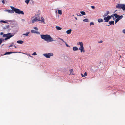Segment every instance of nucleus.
Segmentation results:
<instances>
[{"mask_svg":"<svg viewBox=\"0 0 125 125\" xmlns=\"http://www.w3.org/2000/svg\"><path fill=\"white\" fill-rule=\"evenodd\" d=\"M58 39H60V40H61V41H63L65 43V42L63 40V39H61V38H58Z\"/></svg>","mask_w":125,"mask_h":125,"instance_id":"obj_30","label":"nucleus"},{"mask_svg":"<svg viewBox=\"0 0 125 125\" xmlns=\"http://www.w3.org/2000/svg\"><path fill=\"white\" fill-rule=\"evenodd\" d=\"M81 75L82 77H84L83 76V74H81Z\"/></svg>","mask_w":125,"mask_h":125,"instance_id":"obj_48","label":"nucleus"},{"mask_svg":"<svg viewBox=\"0 0 125 125\" xmlns=\"http://www.w3.org/2000/svg\"><path fill=\"white\" fill-rule=\"evenodd\" d=\"M74 18L76 20H77V18L76 17H74Z\"/></svg>","mask_w":125,"mask_h":125,"instance_id":"obj_46","label":"nucleus"},{"mask_svg":"<svg viewBox=\"0 0 125 125\" xmlns=\"http://www.w3.org/2000/svg\"><path fill=\"white\" fill-rule=\"evenodd\" d=\"M0 22H2L3 23H7V22L4 21L3 20H1L0 21Z\"/></svg>","mask_w":125,"mask_h":125,"instance_id":"obj_28","label":"nucleus"},{"mask_svg":"<svg viewBox=\"0 0 125 125\" xmlns=\"http://www.w3.org/2000/svg\"><path fill=\"white\" fill-rule=\"evenodd\" d=\"M17 42L18 43L22 44L23 43V42L22 41L19 40L17 41Z\"/></svg>","mask_w":125,"mask_h":125,"instance_id":"obj_12","label":"nucleus"},{"mask_svg":"<svg viewBox=\"0 0 125 125\" xmlns=\"http://www.w3.org/2000/svg\"><path fill=\"white\" fill-rule=\"evenodd\" d=\"M80 13L83 15H84L86 14L85 12L83 11H81L80 12Z\"/></svg>","mask_w":125,"mask_h":125,"instance_id":"obj_22","label":"nucleus"},{"mask_svg":"<svg viewBox=\"0 0 125 125\" xmlns=\"http://www.w3.org/2000/svg\"><path fill=\"white\" fill-rule=\"evenodd\" d=\"M31 32L32 33H36V32L34 30H32L31 31Z\"/></svg>","mask_w":125,"mask_h":125,"instance_id":"obj_27","label":"nucleus"},{"mask_svg":"<svg viewBox=\"0 0 125 125\" xmlns=\"http://www.w3.org/2000/svg\"><path fill=\"white\" fill-rule=\"evenodd\" d=\"M91 7L93 9H95V7L94 6H91Z\"/></svg>","mask_w":125,"mask_h":125,"instance_id":"obj_34","label":"nucleus"},{"mask_svg":"<svg viewBox=\"0 0 125 125\" xmlns=\"http://www.w3.org/2000/svg\"><path fill=\"white\" fill-rule=\"evenodd\" d=\"M13 34H11V33H9L7 34H4L3 35V37H7L9 38V39L13 36Z\"/></svg>","mask_w":125,"mask_h":125,"instance_id":"obj_6","label":"nucleus"},{"mask_svg":"<svg viewBox=\"0 0 125 125\" xmlns=\"http://www.w3.org/2000/svg\"><path fill=\"white\" fill-rule=\"evenodd\" d=\"M40 36L41 38L46 41H49L51 42L53 41L52 38L51 37L50 35L42 34Z\"/></svg>","mask_w":125,"mask_h":125,"instance_id":"obj_2","label":"nucleus"},{"mask_svg":"<svg viewBox=\"0 0 125 125\" xmlns=\"http://www.w3.org/2000/svg\"><path fill=\"white\" fill-rule=\"evenodd\" d=\"M36 54H37L36 52H34L32 54V55H36Z\"/></svg>","mask_w":125,"mask_h":125,"instance_id":"obj_35","label":"nucleus"},{"mask_svg":"<svg viewBox=\"0 0 125 125\" xmlns=\"http://www.w3.org/2000/svg\"><path fill=\"white\" fill-rule=\"evenodd\" d=\"M14 44V43L13 42L11 43V44L8 47L9 48H10V47L12 46H13V45Z\"/></svg>","mask_w":125,"mask_h":125,"instance_id":"obj_29","label":"nucleus"},{"mask_svg":"<svg viewBox=\"0 0 125 125\" xmlns=\"http://www.w3.org/2000/svg\"><path fill=\"white\" fill-rule=\"evenodd\" d=\"M109 13V12L108 11H107L106 14L108 15Z\"/></svg>","mask_w":125,"mask_h":125,"instance_id":"obj_38","label":"nucleus"},{"mask_svg":"<svg viewBox=\"0 0 125 125\" xmlns=\"http://www.w3.org/2000/svg\"><path fill=\"white\" fill-rule=\"evenodd\" d=\"M34 16L35 17V18L36 19L37 21L38 20L39 21H41V22H43L44 23H45V20L42 17H41V20L40 18V16L39 14H36Z\"/></svg>","mask_w":125,"mask_h":125,"instance_id":"obj_3","label":"nucleus"},{"mask_svg":"<svg viewBox=\"0 0 125 125\" xmlns=\"http://www.w3.org/2000/svg\"><path fill=\"white\" fill-rule=\"evenodd\" d=\"M83 21L84 22H88V19H85L83 20Z\"/></svg>","mask_w":125,"mask_h":125,"instance_id":"obj_25","label":"nucleus"},{"mask_svg":"<svg viewBox=\"0 0 125 125\" xmlns=\"http://www.w3.org/2000/svg\"><path fill=\"white\" fill-rule=\"evenodd\" d=\"M82 15L81 14H79L78 15V16H82Z\"/></svg>","mask_w":125,"mask_h":125,"instance_id":"obj_45","label":"nucleus"},{"mask_svg":"<svg viewBox=\"0 0 125 125\" xmlns=\"http://www.w3.org/2000/svg\"><path fill=\"white\" fill-rule=\"evenodd\" d=\"M107 15L106 13H105V14H104V15L103 17H104L105 16H106Z\"/></svg>","mask_w":125,"mask_h":125,"instance_id":"obj_39","label":"nucleus"},{"mask_svg":"<svg viewBox=\"0 0 125 125\" xmlns=\"http://www.w3.org/2000/svg\"><path fill=\"white\" fill-rule=\"evenodd\" d=\"M70 74H72V75H74V74H73V69H71L70 70Z\"/></svg>","mask_w":125,"mask_h":125,"instance_id":"obj_17","label":"nucleus"},{"mask_svg":"<svg viewBox=\"0 0 125 125\" xmlns=\"http://www.w3.org/2000/svg\"><path fill=\"white\" fill-rule=\"evenodd\" d=\"M104 20L105 21V22H108L109 21L107 17L104 18Z\"/></svg>","mask_w":125,"mask_h":125,"instance_id":"obj_18","label":"nucleus"},{"mask_svg":"<svg viewBox=\"0 0 125 125\" xmlns=\"http://www.w3.org/2000/svg\"><path fill=\"white\" fill-rule=\"evenodd\" d=\"M94 25V23L93 22H91L90 24V26L92 25Z\"/></svg>","mask_w":125,"mask_h":125,"instance_id":"obj_33","label":"nucleus"},{"mask_svg":"<svg viewBox=\"0 0 125 125\" xmlns=\"http://www.w3.org/2000/svg\"><path fill=\"white\" fill-rule=\"evenodd\" d=\"M114 21H109V24H110V25H114Z\"/></svg>","mask_w":125,"mask_h":125,"instance_id":"obj_15","label":"nucleus"},{"mask_svg":"<svg viewBox=\"0 0 125 125\" xmlns=\"http://www.w3.org/2000/svg\"><path fill=\"white\" fill-rule=\"evenodd\" d=\"M2 2L3 4H4L5 3V1H4V0H2Z\"/></svg>","mask_w":125,"mask_h":125,"instance_id":"obj_42","label":"nucleus"},{"mask_svg":"<svg viewBox=\"0 0 125 125\" xmlns=\"http://www.w3.org/2000/svg\"><path fill=\"white\" fill-rule=\"evenodd\" d=\"M43 55L45 57L47 58H49L50 56H52L53 55V54L52 53H44L43 54Z\"/></svg>","mask_w":125,"mask_h":125,"instance_id":"obj_7","label":"nucleus"},{"mask_svg":"<svg viewBox=\"0 0 125 125\" xmlns=\"http://www.w3.org/2000/svg\"><path fill=\"white\" fill-rule=\"evenodd\" d=\"M33 28L35 29L36 30H38L37 28V27H34Z\"/></svg>","mask_w":125,"mask_h":125,"instance_id":"obj_36","label":"nucleus"},{"mask_svg":"<svg viewBox=\"0 0 125 125\" xmlns=\"http://www.w3.org/2000/svg\"><path fill=\"white\" fill-rule=\"evenodd\" d=\"M72 30L71 29H70L67 30L66 31V33L67 34H70Z\"/></svg>","mask_w":125,"mask_h":125,"instance_id":"obj_11","label":"nucleus"},{"mask_svg":"<svg viewBox=\"0 0 125 125\" xmlns=\"http://www.w3.org/2000/svg\"><path fill=\"white\" fill-rule=\"evenodd\" d=\"M123 17V16L122 15L121 16L118 15V17L117 18L119 20L122 18Z\"/></svg>","mask_w":125,"mask_h":125,"instance_id":"obj_14","label":"nucleus"},{"mask_svg":"<svg viewBox=\"0 0 125 125\" xmlns=\"http://www.w3.org/2000/svg\"><path fill=\"white\" fill-rule=\"evenodd\" d=\"M56 13H57V11H56Z\"/></svg>","mask_w":125,"mask_h":125,"instance_id":"obj_52","label":"nucleus"},{"mask_svg":"<svg viewBox=\"0 0 125 125\" xmlns=\"http://www.w3.org/2000/svg\"><path fill=\"white\" fill-rule=\"evenodd\" d=\"M113 16H114L115 17V18H117L118 17V15H117V13H115L114 14H113Z\"/></svg>","mask_w":125,"mask_h":125,"instance_id":"obj_21","label":"nucleus"},{"mask_svg":"<svg viewBox=\"0 0 125 125\" xmlns=\"http://www.w3.org/2000/svg\"><path fill=\"white\" fill-rule=\"evenodd\" d=\"M29 55L30 56H31L30 55Z\"/></svg>","mask_w":125,"mask_h":125,"instance_id":"obj_53","label":"nucleus"},{"mask_svg":"<svg viewBox=\"0 0 125 125\" xmlns=\"http://www.w3.org/2000/svg\"><path fill=\"white\" fill-rule=\"evenodd\" d=\"M56 29L58 30H60L62 29V28H61L59 26H56Z\"/></svg>","mask_w":125,"mask_h":125,"instance_id":"obj_16","label":"nucleus"},{"mask_svg":"<svg viewBox=\"0 0 125 125\" xmlns=\"http://www.w3.org/2000/svg\"><path fill=\"white\" fill-rule=\"evenodd\" d=\"M120 58H121V57H122V56H121V55H120Z\"/></svg>","mask_w":125,"mask_h":125,"instance_id":"obj_50","label":"nucleus"},{"mask_svg":"<svg viewBox=\"0 0 125 125\" xmlns=\"http://www.w3.org/2000/svg\"><path fill=\"white\" fill-rule=\"evenodd\" d=\"M16 52H6L4 54V55H6L7 54H10L12 53H15Z\"/></svg>","mask_w":125,"mask_h":125,"instance_id":"obj_9","label":"nucleus"},{"mask_svg":"<svg viewBox=\"0 0 125 125\" xmlns=\"http://www.w3.org/2000/svg\"><path fill=\"white\" fill-rule=\"evenodd\" d=\"M76 15H77V16H78V14L77 13L76 14Z\"/></svg>","mask_w":125,"mask_h":125,"instance_id":"obj_51","label":"nucleus"},{"mask_svg":"<svg viewBox=\"0 0 125 125\" xmlns=\"http://www.w3.org/2000/svg\"><path fill=\"white\" fill-rule=\"evenodd\" d=\"M35 18V17L34 16L32 17V23H34L37 21L36 19Z\"/></svg>","mask_w":125,"mask_h":125,"instance_id":"obj_8","label":"nucleus"},{"mask_svg":"<svg viewBox=\"0 0 125 125\" xmlns=\"http://www.w3.org/2000/svg\"><path fill=\"white\" fill-rule=\"evenodd\" d=\"M29 0H25V2L28 4L29 3Z\"/></svg>","mask_w":125,"mask_h":125,"instance_id":"obj_26","label":"nucleus"},{"mask_svg":"<svg viewBox=\"0 0 125 125\" xmlns=\"http://www.w3.org/2000/svg\"><path fill=\"white\" fill-rule=\"evenodd\" d=\"M113 17V18H114V17H113L112 15H111L110 16H108L107 17L108 18V20H109L110 19H111L112 17Z\"/></svg>","mask_w":125,"mask_h":125,"instance_id":"obj_19","label":"nucleus"},{"mask_svg":"<svg viewBox=\"0 0 125 125\" xmlns=\"http://www.w3.org/2000/svg\"><path fill=\"white\" fill-rule=\"evenodd\" d=\"M77 44L78 45H80V47L79 48V49L81 51V52H85V51L83 47V44L82 42H79L77 43Z\"/></svg>","mask_w":125,"mask_h":125,"instance_id":"obj_4","label":"nucleus"},{"mask_svg":"<svg viewBox=\"0 0 125 125\" xmlns=\"http://www.w3.org/2000/svg\"><path fill=\"white\" fill-rule=\"evenodd\" d=\"M11 8L12 10H7V11L9 13H14V11L16 13L19 14H21L23 15L24 14V13L23 11L20 10L19 9L16 8L13 6H11Z\"/></svg>","mask_w":125,"mask_h":125,"instance_id":"obj_1","label":"nucleus"},{"mask_svg":"<svg viewBox=\"0 0 125 125\" xmlns=\"http://www.w3.org/2000/svg\"><path fill=\"white\" fill-rule=\"evenodd\" d=\"M9 39V38H7V37H6V38L4 40H7L8 39Z\"/></svg>","mask_w":125,"mask_h":125,"instance_id":"obj_37","label":"nucleus"},{"mask_svg":"<svg viewBox=\"0 0 125 125\" xmlns=\"http://www.w3.org/2000/svg\"><path fill=\"white\" fill-rule=\"evenodd\" d=\"M13 46L15 47V48H17L14 45Z\"/></svg>","mask_w":125,"mask_h":125,"instance_id":"obj_47","label":"nucleus"},{"mask_svg":"<svg viewBox=\"0 0 125 125\" xmlns=\"http://www.w3.org/2000/svg\"><path fill=\"white\" fill-rule=\"evenodd\" d=\"M103 21L102 19H100L98 20V22H102Z\"/></svg>","mask_w":125,"mask_h":125,"instance_id":"obj_20","label":"nucleus"},{"mask_svg":"<svg viewBox=\"0 0 125 125\" xmlns=\"http://www.w3.org/2000/svg\"><path fill=\"white\" fill-rule=\"evenodd\" d=\"M4 41V40L2 38L0 39V45L1 44L2 41Z\"/></svg>","mask_w":125,"mask_h":125,"instance_id":"obj_23","label":"nucleus"},{"mask_svg":"<svg viewBox=\"0 0 125 125\" xmlns=\"http://www.w3.org/2000/svg\"><path fill=\"white\" fill-rule=\"evenodd\" d=\"M119 21L118 19L117 18L115 20V23H116Z\"/></svg>","mask_w":125,"mask_h":125,"instance_id":"obj_32","label":"nucleus"},{"mask_svg":"<svg viewBox=\"0 0 125 125\" xmlns=\"http://www.w3.org/2000/svg\"><path fill=\"white\" fill-rule=\"evenodd\" d=\"M3 32H1L0 33V34L1 35H3Z\"/></svg>","mask_w":125,"mask_h":125,"instance_id":"obj_43","label":"nucleus"},{"mask_svg":"<svg viewBox=\"0 0 125 125\" xmlns=\"http://www.w3.org/2000/svg\"><path fill=\"white\" fill-rule=\"evenodd\" d=\"M87 75V73L86 72H85L83 75V76L84 77Z\"/></svg>","mask_w":125,"mask_h":125,"instance_id":"obj_31","label":"nucleus"},{"mask_svg":"<svg viewBox=\"0 0 125 125\" xmlns=\"http://www.w3.org/2000/svg\"><path fill=\"white\" fill-rule=\"evenodd\" d=\"M116 8L119 9H122L123 10H125V4H118L116 6Z\"/></svg>","mask_w":125,"mask_h":125,"instance_id":"obj_5","label":"nucleus"},{"mask_svg":"<svg viewBox=\"0 0 125 125\" xmlns=\"http://www.w3.org/2000/svg\"><path fill=\"white\" fill-rule=\"evenodd\" d=\"M123 32L124 33H125V29L123 30Z\"/></svg>","mask_w":125,"mask_h":125,"instance_id":"obj_41","label":"nucleus"},{"mask_svg":"<svg viewBox=\"0 0 125 125\" xmlns=\"http://www.w3.org/2000/svg\"><path fill=\"white\" fill-rule=\"evenodd\" d=\"M73 16H74V15H73Z\"/></svg>","mask_w":125,"mask_h":125,"instance_id":"obj_54","label":"nucleus"},{"mask_svg":"<svg viewBox=\"0 0 125 125\" xmlns=\"http://www.w3.org/2000/svg\"><path fill=\"white\" fill-rule=\"evenodd\" d=\"M78 48L76 47H74L73 48V50L74 51H76L78 50Z\"/></svg>","mask_w":125,"mask_h":125,"instance_id":"obj_13","label":"nucleus"},{"mask_svg":"<svg viewBox=\"0 0 125 125\" xmlns=\"http://www.w3.org/2000/svg\"><path fill=\"white\" fill-rule=\"evenodd\" d=\"M22 53L23 54H25L27 55H28V54L27 53Z\"/></svg>","mask_w":125,"mask_h":125,"instance_id":"obj_49","label":"nucleus"},{"mask_svg":"<svg viewBox=\"0 0 125 125\" xmlns=\"http://www.w3.org/2000/svg\"><path fill=\"white\" fill-rule=\"evenodd\" d=\"M103 41H101L100 42H99V43H101Z\"/></svg>","mask_w":125,"mask_h":125,"instance_id":"obj_44","label":"nucleus"},{"mask_svg":"<svg viewBox=\"0 0 125 125\" xmlns=\"http://www.w3.org/2000/svg\"><path fill=\"white\" fill-rule=\"evenodd\" d=\"M58 12L59 14L60 15H62V11L61 10H58Z\"/></svg>","mask_w":125,"mask_h":125,"instance_id":"obj_10","label":"nucleus"},{"mask_svg":"<svg viewBox=\"0 0 125 125\" xmlns=\"http://www.w3.org/2000/svg\"><path fill=\"white\" fill-rule=\"evenodd\" d=\"M29 32H27L26 33H24L23 34V35H25L26 36L28 35V34H29Z\"/></svg>","mask_w":125,"mask_h":125,"instance_id":"obj_24","label":"nucleus"},{"mask_svg":"<svg viewBox=\"0 0 125 125\" xmlns=\"http://www.w3.org/2000/svg\"><path fill=\"white\" fill-rule=\"evenodd\" d=\"M65 43V44L66 46L67 47H70V46H69L66 42Z\"/></svg>","mask_w":125,"mask_h":125,"instance_id":"obj_40","label":"nucleus"}]
</instances>
